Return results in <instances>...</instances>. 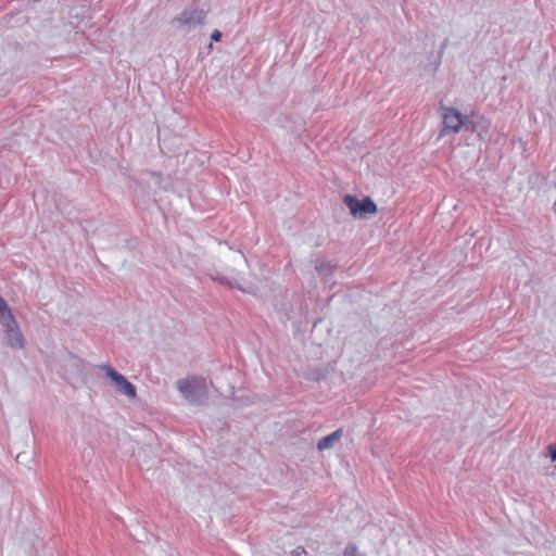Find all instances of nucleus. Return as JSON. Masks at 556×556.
Wrapping results in <instances>:
<instances>
[{
  "label": "nucleus",
  "instance_id": "nucleus-13",
  "mask_svg": "<svg viewBox=\"0 0 556 556\" xmlns=\"http://www.w3.org/2000/svg\"><path fill=\"white\" fill-rule=\"evenodd\" d=\"M350 208H362V202L357 197L350 194Z\"/></svg>",
  "mask_w": 556,
  "mask_h": 556
},
{
  "label": "nucleus",
  "instance_id": "nucleus-14",
  "mask_svg": "<svg viewBox=\"0 0 556 556\" xmlns=\"http://www.w3.org/2000/svg\"><path fill=\"white\" fill-rule=\"evenodd\" d=\"M350 556H366V554L359 552L356 546L350 544Z\"/></svg>",
  "mask_w": 556,
  "mask_h": 556
},
{
  "label": "nucleus",
  "instance_id": "nucleus-7",
  "mask_svg": "<svg viewBox=\"0 0 556 556\" xmlns=\"http://www.w3.org/2000/svg\"><path fill=\"white\" fill-rule=\"evenodd\" d=\"M491 122L483 115L473 114V125L471 132H475L481 140L490 139Z\"/></svg>",
  "mask_w": 556,
  "mask_h": 556
},
{
  "label": "nucleus",
  "instance_id": "nucleus-5",
  "mask_svg": "<svg viewBox=\"0 0 556 556\" xmlns=\"http://www.w3.org/2000/svg\"><path fill=\"white\" fill-rule=\"evenodd\" d=\"M441 110L444 125L443 131L459 132L462 124H464L463 114L448 106H441Z\"/></svg>",
  "mask_w": 556,
  "mask_h": 556
},
{
  "label": "nucleus",
  "instance_id": "nucleus-12",
  "mask_svg": "<svg viewBox=\"0 0 556 556\" xmlns=\"http://www.w3.org/2000/svg\"><path fill=\"white\" fill-rule=\"evenodd\" d=\"M361 202L362 208H377V205L369 197L364 198Z\"/></svg>",
  "mask_w": 556,
  "mask_h": 556
},
{
  "label": "nucleus",
  "instance_id": "nucleus-10",
  "mask_svg": "<svg viewBox=\"0 0 556 556\" xmlns=\"http://www.w3.org/2000/svg\"><path fill=\"white\" fill-rule=\"evenodd\" d=\"M377 211H350L351 215L354 218L366 219L368 215L375 214Z\"/></svg>",
  "mask_w": 556,
  "mask_h": 556
},
{
  "label": "nucleus",
  "instance_id": "nucleus-8",
  "mask_svg": "<svg viewBox=\"0 0 556 556\" xmlns=\"http://www.w3.org/2000/svg\"><path fill=\"white\" fill-rule=\"evenodd\" d=\"M34 204L36 208H39V206L43 208H51L52 205H55V207L59 208L60 206L53 197L46 198L43 189H37L34 191Z\"/></svg>",
  "mask_w": 556,
  "mask_h": 556
},
{
  "label": "nucleus",
  "instance_id": "nucleus-16",
  "mask_svg": "<svg viewBox=\"0 0 556 556\" xmlns=\"http://www.w3.org/2000/svg\"><path fill=\"white\" fill-rule=\"evenodd\" d=\"M342 202L348 206V193L341 194Z\"/></svg>",
  "mask_w": 556,
  "mask_h": 556
},
{
  "label": "nucleus",
  "instance_id": "nucleus-4",
  "mask_svg": "<svg viewBox=\"0 0 556 556\" xmlns=\"http://www.w3.org/2000/svg\"><path fill=\"white\" fill-rule=\"evenodd\" d=\"M101 369L104 371L105 376L115 383L118 392L127 395L130 399L136 397L137 393L135 386L130 383L123 375L117 372L110 365H102Z\"/></svg>",
  "mask_w": 556,
  "mask_h": 556
},
{
  "label": "nucleus",
  "instance_id": "nucleus-11",
  "mask_svg": "<svg viewBox=\"0 0 556 556\" xmlns=\"http://www.w3.org/2000/svg\"><path fill=\"white\" fill-rule=\"evenodd\" d=\"M464 124H462V128L466 131H471V125H473V114L471 116L463 115Z\"/></svg>",
  "mask_w": 556,
  "mask_h": 556
},
{
  "label": "nucleus",
  "instance_id": "nucleus-1",
  "mask_svg": "<svg viewBox=\"0 0 556 556\" xmlns=\"http://www.w3.org/2000/svg\"><path fill=\"white\" fill-rule=\"evenodd\" d=\"M206 20V12L200 8H187L169 22L172 28L179 34H189L202 26Z\"/></svg>",
  "mask_w": 556,
  "mask_h": 556
},
{
  "label": "nucleus",
  "instance_id": "nucleus-6",
  "mask_svg": "<svg viewBox=\"0 0 556 556\" xmlns=\"http://www.w3.org/2000/svg\"><path fill=\"white\" fill-rule=\"evenodd\" d=\"M148 182H152L155 187L162 190H168L173 186V179L169 175H164L161 172L146 170L142 173Z\"/></svg>",
  "mask_w": 556,
  "mask_h": 556
},
{
  "label": "nucleus",
  "instance_id": "nucleus-15",
  "mask_svg": "<svg viewBox=\"0 0 556 556\" xmlns=\"http://www.w3.org/2000/svg\"><path fill=\"white\" fill-rule=\"evenodd\" d=\"M220 39H222V33L218 29L213 30V33L211 34V40L217 42Z\"/></svg>",
  "mask_w": 556,
  "mask_h": 556
},
{
  "label": "nucleus",
  "instance_id": "nucleus-3",
  "mask_svg": "<svg viewBox=\"0 0 556 556\" xmlns=\"http://www.w3.org/2000/svg\"><path fill=\"white\" fill-rule=\"evenodd\" d=\"M177 388L190 401L199 400L206 394L205 379L200 377L180 379L177 382Z\"/></svg>",
  "mask_w": 556,
  "mask_h": 556
},
{
  "label": "nucleus",
  "instance_id": "nucleus-2",
  "mask_svg": "<svg viewBox=\"0 0 556 556\" xmlns=\"http://www.w3.org/2000/svg\"><path fill=\"white\" fill-rule=\"evenodd\" d=\"M0 321L5 330L8 344L13 349L24 348V338L4 299L0 295Z\"/></svg>",
  "mask_w": 556,
  "mask_h": 556
},
{
  "label": "nucleus",
  "instance_id": "nucleus-9",
  "mask_svg": "<svg viewBox=\"0 0 556 556\" xmlns=\"http://www.w3.org/2000/svg\"><path fill=\"white\" fill-rule=\"evenodd\" d=\"M342 437H343V430L339 429V430L332 432L331 434L326 435L325 438H323L318 442L317 447H318L319 451H324V450L330 448V447H332L334 445V443L339 442Z\"/></svg>",
  "mask_w": 556,
  "mask_h": 556
}]
</instances>
